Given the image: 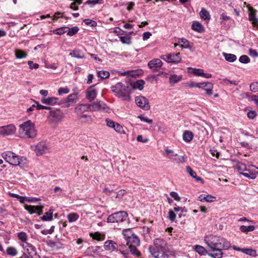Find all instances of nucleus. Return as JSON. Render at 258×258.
<instances>
[{"instance_id":"38","label":"nucleus","mask_w":258,"mask_h":258,"mask_svg":"<svg viewBox=\"0 0 258 258\" xmlns=\"http://www.w3.org/2000/svg\"><path fill=\"white\" fill-rule=\"evenodd\" d=\"M145 82L143 80H139L135 82L133 85L134 89H138L140 90H142L144 88Z\"/></svg>"},{"instance_id":"31","label":"nucleus","mask_w":258,"mask_h":258,"mask_svg":"<svg viewBox=\"0 0 258 258\" xmlns=\"http://www.w3.org/2000/svg\"><path fill=\"white\" fill-rule=\"evenodd\" d=\"M192 29L198 32H202L204 30L203 25L199 22H194L191 25Z\"/></svg>"},{"instance_id":"59","label":"nucleus","mask_w":258,"mask_h":258,"mask_svg":"<svg viewBox=\"0 0 258 258\" xmlns=\"http://www.w3.org/2000/svg\"><path fill=\"white\" fill-rule=\"evenodd\" d=\"M84 22L86 25H90L92 27H96L97 26V23L95 21L88 19L84 20Z\"/></svg>"},{"instance_id":"3","label":"nucleus","mask_w":258,"mask_h":258,"mask_svg":"<svg viewBox=\"0 0 258 258\" xmlns=\"http://www.w3.org/2000/svg\"><path fill=\"white\" fill-rule=\"evenodd\" d=\"M2 157L7 162L14 166H19L22 167L27 163V160L25 158L20 157L10 151L2 153Z\"/></svg>"},{"instance_id":"55","label":"nucleus","mask_w":258,"mask_h":258,"mask_svg":"<svg viewBox=\"0 0 258 258\" xmlns=\"http://www.w3.org/2000/svg\"><path fill=\"white\" fill-rule=\"evenodd\" d=\"M138 117L140 118L141 121L147 122L149 124H152L153 123V120L148 118L146 116H144L143 115H139Z\"/></svg>"},{"instance_id":"27","label":"nucleus","mask_w":258,"mask_h":258,"mask_svg":"<svg viewBox=\"0 0 258 258\" xmlns=\"http://www.w3.org/2000/svg\"><path fill=\"white\" fill-rule=\"evenodd\" d=\"M127 244L130 245H139L140 240L135 234L133 235L130 238L126 240Z\"/></svg>"},{"instance_id":"60","label":"nucleus","mask_w":258,"mask_h":258,"mask_svg":"<svg viewBox=\"0 0 258 258\" xmlns=\"http://www.w3.org/2000/svg\"><path fill=\"white\" fill-rule=\"evenodd\" d=\"M249 10L250 12L249 14V21L252 22V21L255 20L257 18L255 17L253 9L251 8L250 9H249Z\"/></svg>"},{"instance_id":"57","label":"nucleus","mask_w":258,"mask_h":258,"mask_svg":"<svg viewBox=\"0 0 258 258\" xmlns=\"http://www.w3.org/2000/svg\"><path fill=\"white\" fill-rule=\"evenodd\" d=\"M105 122L106 123V125L108 127H110V128H112L113 129L114 128V126L115 125L116 122L109 119V118H106L105 119Z\"/></svg>"},{"instance_id":"8","label":"nucleus","mask_w":258,"mask_h":258,"mask_svg":"<svg viewBox=\"0 0 258 258\" xmlns=\"http://www.w3.org/2000/svg\"><path fill=\"white\" fill-rule=\"evenodd\" d=\"M128 215L126 212L120 211L109 215L107 218V222L119 223L125 221Z\"/></svg>"},{"instance_id":"2","label":"nucleus","mask_w":258,"mask_h":258,"mask_svg":"<svg viewBox=\"0 0 258 258\" xmlns=\"http://www.w3.org/2000/svg\"><path fill=\"white\" fill-rule=\"evenodd\" d=\"M18 133L19 136L22 138H34L37 135L35 123L30 120L23 122L19 126Z\"/></svg>"},{"instance_id":"15","label":"nucleus","mask_w":258,"mask_h":258,"mask_svg":"<svg viewBox=\"0 0 258 258\" xmlns=\"http://www.w3.org/2000/svg\"><path fill=\"white\" fill-rule=\"evenodd\" d=\"M187 72L189 73H192L196 76L202 77L207 79L210 78L212 76L211 74L205 73L203 70L201 69L188 67L187 68Z\"/></svg>"},{"instance_id":"44","label":"nucleus","mask_w":258,"mask_h":258,"mask_svg":"<svg viewBox=\"0 0 258 258\" xmlns=\"http://www.w3.org/2000/svg\"><path fill=\"white\" fill-rule=\"evenodd\" d=\"M122 234L126 240L130 238L135 234L133 233L130 229H126L123 230Z\"/></svg>"},{"instance_id":"10","label":"nucleus","mask_w":258,"mask_h":258,"mask_svg":"<svg viewBox=\"0 0 258 258\" xmlns=\"http://www.w3.org/2000/svg\"><path fill=\"white\" fill-rule=\"evenodd\" d=\"M34 151L37 156H41L50 152L49 145L45 142H39L35 147Z\"/></svg>"},{"instance_id":"29","label":"nucleus","mask_w":258,"mask_h":258,"mask_svg":"<svg viewBox=\"0 0 258 258\" xmlns=\"http://www.w3.org/2000/svg\"><path fill=\"white\" fill-rule=\"evenodd\" d=\"M182 79L181 75L178 76L176 74H171L169 77V81L170 84H174L179 82Z\"/></svg>"},{"instance_id":"26","label":"nucleus","mask_w":258,"mask_h":258,"mask_svg":"<svg viewBox=\"0 0 258 258\" xmlns=\"http://www.w3.org/2000/svg\"><path fill=\"white\" fill-rule=\"evenodd\" d=\"M204 84H200V83H196L192 81H190L189 82L183 84L184 86L187 88H192L194 87H197L198 88H203V86H204Z\"/></svg>"},{"instance_id":"19","label":"nucleus","mask_w":258,"mask_h":258,"mask_svg":"<svg viewBox=\"0 0 258 258\" xmlns=\"http://www.w3.org/2000/svg\"><path fill=\"white\" fill-rule=\"evenodd\" d=\"M200 84H205L203 88H199L200 89H203L206 91V93L208 95H211L213 94V89L214 88L213 84L209 82H204L200 83Z\"/></svg>"},{"instance_id":"9","label":"nucleus","mask_w":258,"mask_h":258,"mask_svg":"<svg viewBox=\"0 0 258 258\" xmlns=\"http://www.w3.org/2000/svg\"><path fill=\"white\" fill-rule=\"evenodd\" d=\"M63 117V113L59 109L50 111L48 116L49 121L52 123L60 122L62 121Z\"/></svg>"},{"instance_id":"14","label":"nucleus","mask_w":258,"mask_h":258,"mask_svg":"<svg viewBox=\"0 0 258 258\" xmlns=\"http://www.w3.org/2000/svg\"><path fill=\"white\" fill-rule=\"evenodd\" d=\"M20 245L22 247L25 252L28 253L29 257H33L36 255V248L31 243L29 242L20 243Z\"/></svg>"},{"instance_id":"1","label":"nucleus","mask_w":258,"mask_h":258,"mask_svg":"<svg viewBox=\"0 0 258 258\" xmlns=\"http://www.w3.org/2000/svg\"><path fill=\"white\" fill-rule=\"evenodd\" d=\"M204 242L208 247V255L213 258L222 257L223 250L228 249L231 244L224 238L219 236L210 235L204 237Z\"/></svg>"},{"instance_id":"23","label":"nucleus","mask_w":258,"mask_h":258,"mask_svg":"<svg viewBox=\"0 0 258 258\" xmlns=\"http://www.w3.org/2000/svg\"><path fill=\"white\" fill-rule=\"evenodd\" d=\"M58 99L55 97H48L46 98H42L41 101L43 104H46L49 105H53L56 104Z\"/></svg>"},{"instance_id":"39","label":"nucleus","mask_w":258,"mask_h":258,"mask_svg":"<svg viewBox=\"0 0 258 258\" xmlns=\"http://www.w3.org/2000/svg\"><path fill=\"white\" fill-rule=\"evenodd\" d=\"M200 16L201 19L204 20H209L210 19V15L209 13L205 9H202L200 12Z\"/></svg>"},{"instance_id":"7","label":"nucleus","mask_w":258,"mask_h":258,"mask_svg":"<svg viewBox=\"0 0 258 258\" xmlns=\"http://www.w3.org/2000/svg\"><path fill=\"white\" fill-rule=\"evenodd\" d=\"M90 111H102L110 113L111 109L103 101L97 100L91 104H89Z\"/></svg>"},{"instance_id":"61","label":"nucleus","mask_w":258,"mask_h":258,"mask_svg":"<svg viewBox=\"0 0 258 258\" xmlns=\"http://www.w3.org/2000/svg\"><path fill=\"white\" fill-rule=\"evenodd\" d=\"M170 196L174 199V200L176 201H180V198L178 196V194L175 191H171L170 193Z\"/></svg>"},{"instance_id":"5","label":"nucleus","mask_w":258,"mask_h":258,"mask_svg":"<svg viewBox=\"0 0 258 258\" xmlns=\"http://www.w3.org/2000/svg\"><path fill=\"white\" fill-rule=\"evenodd\" d=\"M155 248L151 250L152 255L156 258H168L167 243L161 239H156L154 241Z\"/></svg>"},{"instance_id":"52","label":"nucleus","mask_w":258,"mask_h":258,"mask_svg":"<svg viewBox=\"0 0 258 258\" xmlns=\"http://www.w3.org/2000/svg\"><path fill=\"white\" fill-rule=\"evenodd\" d=\"M33 102L36 104V109H37V110H42V109L49 110V109H50V107L41 105L38 103V101L33 100Z\"/></svg>"},{"instance_id":"54","label":"nucleus","mask_w":258,"mask_h":258,"mask_svg":"<svg viewBox=\"0 0 258 258\" xmlns=\"http://www.w3.org/2000/svg\"><path fill=\"white\" fill-rule=\"evenodd\" d=\"M70 92V89L67 87H61L59 88L58 90V94L59 95H61L63 94H68Z\"/></svg>"},{"instance_id":"45","label":"nucleus","mask_w":258,"mask_h":258,"mask_svg":"<svg viewBox=\"0 0 258 258\" xmlns=\"http://www.w3.org/2000/svg\"><path fill=\"white\" fill-rule=\"evenodd\" d=\"M78 96L76 93H73L69 95L67 99V102L75 103L77 100Z\"/></svg>"},{"instance_id":"25","label":"nucleus","mask_w":258,"mask_h":258,"mask_svg":"<svg viewBox=\"0 0 258 258\" xmlns=\"http://www.w3.org/2000/svg\"><path fill=\"white\" fill-rule=\"evenodd\" d=\"M79 119L82 123H91L93 121L92 117L86 114L80 115Z\"/></svg>"},{"instance_id":"50","label":"nucleus","mask_w":258,"mask_h":258,"mask_svg":"<svg viewBox=\"0 0 258 258\" xmlns=\"http://www.w3.org/2000/svg\"><path fill=\"white\" fill-rule=\"evenodd\" d=\"M119 39L120 41L123 44H130L131 43V37L120 36Z\"/></svg>"},{"instance_id":"35","label":"nucleus","mask_w":258,"mask_h":258,"mask_svg":"<svg viewBox=\"0 0 258 258\" xmlns=\"http://www.w3.org/2000/svg\"><path fill=\"white\" fill-rule=\"evenodd\" d=\"M195 250L200 255L208 254V250L203 246L197 245L195 246Z\"/></svg>"},{"instance_id":"46","label":"nucleus","mask_w":258,"mask_h":258,"mask_svg":"<svg viewBox=\"0 0 258 258\" xmlns=\"http://www.w3.org/2000/svg\"><path fill=\"white\" fill-rule=\"evenodd\" d=\"M68 29L67 27H62L53 30V33L57 35H62L67 32Z\"/></svg>"},{"instance_id":"41","label":"nucleus","mask_w":258,"mask_h":258,"mask_svg":"<svg viewBox=\"0 0 258 258\" xmlns=\"http://www.w3.org/2000/svg\"><path fill=\"white\" fill-rule=\"evenodd\" d=\"M179 42L182 43L184 48H188L190 50L193 51L192 46L189 44V42L187 39L183 38H180Z\"/></svg>"},{"instance_id":"47","label":"nucleus","mask_w":258,"mask_h":258,"mask_svg":"<svg viewBox=\"0 0 258 258\" xmlns=\"http://www.w3.org/2000/svg\"><path fill=\"white\" fill-rule=\"evenodd\" d=\"M98 76L101 79H106L110 76V73L108 71H100L97 73Z\"/></svg>"},{"instance_id":"32","label":"nucleus","mask_w":258,"mask_h":258,"mask_svg":"<svg viewBox=\"0 0 258 258\" xmlns=\"http://www.w3.org/2000/svg\"><path fill=\"white\" fill-rule=\"evenodd\" d=\"M241 251L247 255L256 257L257 255L256 250L252 248H242Z\"/></svg>"},{"instance_id":"4","label":"nucleus","mask_w":258,"mask_h":258,"mask_svg":"<svg viewBox=\"0 0 258 258\" xmlns=\"http://www.w3.org/2000/svg\"><path fill=\"white\" fill-rule=\"evenodd\" d=\"M236 168L240 174L251 179H255L258 175V168L253 165H246L239 162L236 164Z\"/></svg>"},{"instance_id":"58","label":"nucleus","mask_w":258,"mask_h":258,"mask_svg":"<svg viewBox=\"0 0 258 258\" xmlns=\"http://www.w3.org/2000/svg\"><path fill=\"white\" fill-rule=\"evenodd\" d=\"M165 152L166 155L168 156V157L170 159L171 158L172 156H177V154H175L174 153L173 150H171V149H169L167 148L165 150Z\"/></svg>"},{"instance_id":"11","label":"nucleus","mask_w":258,"mask_h":258,"mask_svg":"<svg viewBox=\"0 0 258 258\" xmlns=\"http://www.w3.org/2000/svg\"><path fill=\"white\" fill-rule=\"evenodd\" d=\"M161 58L169 63H178L181 60V57L179 52L163 55L161 56Z\"/></svg>"},{"instance_id":"53","label":"nucleus","mask_w":258,"mask_h":258,"mask_svg":"<svg viewBox=\"0 0 258 258\" xmlns=\"http://www.w3.org/2000/svg\"><path fill=\"white\" fill-rule=\"evenodd\" d=\"M250 90L254 92L257 93L258 92V82H253L250 85Z\"/></svg>"},{"instance_id":"36","label":"nucleus","mask_w":258,"mask_h":258,"mask_svg":"<svg viewBox=\"0 0 258 258\" xmlns=\"http://www.w3.org/2000/svg\"><path fill=\"white\" fill-rule=\"evenodd\" d=\"M239 229L241 232L244 233H247L249 232L253 231L255 229V226L253 225L248 226L242 225L240 227Z\"/></svg>"},{"instance_id":"34","label":"nucleus","mask_w":258,"mask_h":258,"mask_svg":"<svg viewBox=\"0 0 258 258\" xmlns=\"http://www.w3.org/2000/svg\"><path fill=\"white\" fill-rule=\"evenodd\" d=\"M223 55L227 61L230 62L234 61L237 59L236 56L233 54L223 52Z\"/></svg>"},{"instance_id":"30","label":"nucleus","mask_w":258,"mask_h":258,"mask_svg":"<svg viewBox=\"0 0 258 258\" xmlns=\"http://www.w3.org/2000/svg\"><path fill=\"white\" fill-rule=\"evenodd\" d=\"M183 140L187 143L190 142L193 139V134L189 131H185L182 135Z\"/></svg>"},{"instance_id":"51","label":"nucleus","mask_w":258,"mask_h":258,"mask_svg":"<svg viewBox=\"0 0 258 258\" xmlns=\"http://www.w3.org/2000/svg\"><path fill=\"white\" fill-rule=\"evenodd\" d=\"M137 246V245H130L128 247L132 254L139 256L140 255V252L137 250L136 248Z\"/></svg>"},{"instance_id":"24","label":"nucleus","mask_w":258,"mask_h":258,"mask_svg":"<svg viewBox=\"0 0 258 258\" xmlns=\"http://www.w3.org/2000/svg\"><path fill=\"white\" fill-rule=\"evenodd\" d=\"M186 171L189 174V175L194 178L196 181H201L202 183L204 182V181L201 178V177L197 176V173L192 169L190 166H187L186 167Z\"/></svg>"},{"instance_id":"18","label":"nucleus","mask_w":258,"mask_h":258,"mask_svg":"<svg viewBox=\"0 0 258 258\" xmlns=\"http://www.w3.org/2000/svg\"><path fill=\"white\" fill-rule=\"evenodd\" d=\"M162 66V62L159 58L153 59L149 61L148 66L153 71H157L160 69Z\"/></svg>"},{"instance_id":"17","label":"nucleus","mask_w":258,"mask_h":258,"mask_svg":"<svg viewBox=\"0 0 258 258\" xmlns=\"http://www.w3.org/2000/svg\"><path fill=\"white\" fill-rule=\"evenodd\" d=\"M24 208L31 214L36 213L40 215L42 214L43 206H35L26 205L24 206Z\"/></svg>"},{"instance_id":"22","label":"nucleus","mask_w":258,"mask_h":258,"mask_svg":"<svg viewBox=\"0 0 258 258\" xmlns=\"http://www.w3.org/2000/svg\"><path fill=\"white\" fill-rule=\"evenodd\" d=\"M117 247V244L112 240H108L105 242L104 248L106 250L112 251L116 250Z\"/></svg>"},{"instance_id":"64","label":"nucleus","mask_w":258,"mask_h":258,"mask_svg":"<svg viewBox=\"0 0 258 258\" xmlns=\"http://www.w3.org/2000/svg\"><path fill=\"white\" fill-rule=\"evenodd\" d=\"M176 215L173 211L169 210L168 212V218L171 222L175 221Z\"/></svg>"},{"instance_id":"6","label":"nucleus","mask_w":258,"mask_h":258,"mask_svg":"<svg viewBox=\"0 0 258 258\" xmlns=\"http://www.w3.org/2000/svg\"><path fill=\"white\" fill-rule=\"evenodd\" d=\"M112 91L118 98L124 101H130L131 100L130 92L128 87L121 82L117 83L112 87Z\"/></svg>"},{"instance_id":"20","label":"nucleus","mask_w":258,"mask_h":258,"mask_svg":"<svg viewBox=\"0 0 258 258\" xmlns=\"http://www.w3.org/2000/svg\"><path fill=\"white\" fill-rule=\"evenodd\" d=\"M89 111L90 107L89 104H80L75 108V112L78 114Z\"/></svg>"},{"instance_id":"37","label":"nucleus","mask_w":258,"mask_h":258,"mask_svg":"<svg viewBox=\"0 0 258 258\" xmlns=\"http://www.w3.org/2000/svg\"><path fill=\"white\" fill-rule=\"evenodd\" d=\"M79 218V215L76 213H71L67 215V219L70 223L76 222Z\"/></svg>"},{"instance_id":"42","label":"nucleus","mask_w":258,"mask_h":258,"mask_svg":"<svg viewBox=\"0 0 258 258\" xmlns=\"http://www.w3.org/2000/svg\"><path fill=\"white\" fill-rule=\"evenodd\" d=\"M15 52L16 58L19 59L25 58L27 55L26 53L20 49H16Z\"/></svg>"},{"instance_id":"49","label":"nucleus","mask_w":258,"mask_h":258,"mask_svg":"<svg viewBox=\"0 0 258 258\" xmlns=\"http://www.w3.org/2000/svg\"><path fill=\"white\" fill-rule=\"evenodd\" d=\"M7 252L9 255L15 256L17 254L18 251L16 248L14 247H9L7 249Z\"/></svg>"},{"instance_id":"40","label":"nucleus","mask_w":258,"mask_h":258,"mask_svg":"<svg viewBox=\"0 0 258 258\" xmlns=\"http://www.w3.org/2000/svg\"><path fill=\"white\" fill-rule=\"evenodd\" d=\"M53 211L50 209L48 212H45L44 215L41 217L43 221H51L52 219Z\"/></svg>"},{"instance_id":"56","label":"nucleus","mask_w":258,"mask_h":258,"mask_svg":"<svg viewBox=\"0 0 258 258\" xmlns=\"http://www.w3.org/2000/svg\"><path fill=\"white\" fill-rule=\"evenodd\" d=\"M239 61L243 63H247L250 62L249 58L245 55H242L240 57Z\"/></svg>"},{"instance_id":"62","label":"nucleus","mask_w":258,"mask_h":258,"mask_svg":"<svg viewBox=\"0 0 258 258\" xmlns=\"http://www.w3.org/2000/svg\"><path fill=\"white\" fill-rule=\"evenodd\" d=\"M82 1H74V3L71 4L70 8L73 10H78V5H80Z\"/></svg>"},{"instance_id":"43","label":"nucleus","mask_w":258,"mask_h":258,"mask_svg":"<svg viewBox=\"0 0 258 258\" xmlns=\"http://www.w3.org/2000/svg\"><path fill=\"white\" fill-rule=\"evenodd\" d=\"M113 130L117 133H119L120 134H126L122 126H121L120 124H119L117 122H116L115 125L114 126Z\"/></svg>"},{"instance_id":"12","label":"nucleus","mask_w":258,"mask_h":258,"mask_svg":"<svg viewBox=\"0 0 258 258\" xmlns=\"http://www.w3.org/2000/svg\"><path fill=\"white\" fill-rule=\"evenodd\" d=\"M16 131V126L12 124L0 126V135L6 136L14 135Z\"/></svg>"},{"instance_id":"33","label":"nucleus","mask_w":258,"mask_h":258,"mask_svg":"<svg viewBox=\"0 0 258 258\" xmlns=\"http://www.w3.org/2000/svg\"><path fill=\"white\" fill-rule=\"evenodd\" d=\"M17 236L19 240L21 241V243H27L28 237L27 234L24 232H21L17 233Z\"/></svg>"},{"instance_id":"16","label":"nucleus","mask_w":258,"mask_h":258,"mask_svg":"<svg viewBox=\"0 0 258 258\" xmlns=\"http://www.w3.org/2000/svg\"><path fill=\"white\" fill-rule=\"evenodd\" d=\"M97 95V91L94 85L90 86L86 91V98L89 102L94 100Z\"/></svg>"},{"instance_id":"21","label":"nucleus","mask_w":258,"mask_h":258,"mask_svg":"<svg viewBox=\"0 0 258 258\" xmlns=\"http://www.w3.org/2000/svg\"><path fill=\"white\" fill-rule=\"evenodd\" d=\"M198 200L202 202L212 203L216 201V197L210 195L202 194L198 197Z\"/></svg>"},{"instance_id":"28","label":"nucleus","mask_w":258,"mask_h":258,"mask_svg":"<svg viewBox=\"0 0 258 258\" xmlns=\"http://www.w3.org/2000/svg\"><path fill=\"white\" fill-rule=\"evenodd\" d=\"M70 55L72 57H76L77 58H83L85 57V55L83 52L78 49H74L72 52L70 53Z\"/></svg>"},{"instance_id":"48","label":"nucleus","mask_w":258,"mask_h":258,"mask_svg":"<svg viewBox=\"0 0 258 258\" xmlns=\"http://www.w3.org/2000/svg\"><path fill=\"white\" fill-rule=\"evenodd\" d=\"M79 31V28L77 26L74 27L72 28H68L67 31V34L70 36H72L76 34Z\"/></svg>"},{"instance_id":"63","label":"nucleus","mask_w":258,"mask_h":258,"mask_svg":"<svg viewBox=\"0 0 258 258\" xmlns=\"http://www.w3.org/2000/svg\"><path fill=\"white\" fill-rule=\"evenodd\" d=\"M90 236L92 237L93 239L97 240H101V235L98 232H95L94 233H91Z\"/></svg>"},{"instance_id":"13","label":"nucleus","mask_w":258,"mask_h":258,"mask_svg":"<svg viewBox=\"0 0 258 258\" xmlns=\"http://www.w3.org/2000/svg\"><path fill=\"white\" fill-rule=\"evenodd\" d=\"M136 104L141 108L148 110L150 108L148 100L145 97L139 96L135 98Z\"/></svg>"}]
</instances>
